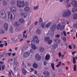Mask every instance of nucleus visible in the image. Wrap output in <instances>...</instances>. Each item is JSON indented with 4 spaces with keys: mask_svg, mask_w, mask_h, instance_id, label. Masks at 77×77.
<instances>
[{
    "mask_svg": "<svg viewBox=\"0 0 77 77\" xmlns=\"http://www.w3.org/2000/svg\"><path fill=\"white\" fill-rule=\"evenodd\" d=\"M29 5V3L27 2H26L25 3L23 2H21L18 1H17V6L18 7H20L21 8L22 7H24V6H28Z\"/></svg>",
    "mask_w": 77,
    "mask_h": 77,
    "instance_id": "nucleus-1",
    "label": "nucleus"
},
{
    "mask_svg": "<svg viewBox=\"0 0 77 77\" xmlns=\"http://www.w3.org/2000/svg\"><path fill=\"white\" fill-rule=\"evenodd\" d=\"M15 16L14 15V13L11 11H10L8 15V18L10 19L11 20H14L15 19Z\"/></svg>",
    "mask_w": 77,
    "mask_h": 77,
    "instance_id": "nucleus-2",
    "label": "nucleus"
},
{
    "mask_svg": "<svg viewBox=\"0 0 77 77\" xmlns=\"http://www.w3.org/2000/svg\"><path fill=\"white\" fill-rule=\"evenodd\" d=\"M71 11H70V10H68L64 12L63 14V17H69L71 15Z\"/></svg>",
    "mask_w": 77,
    "mask_h": 77,
    "instance_id": "nucleus-3",
    "label": "nucleus"
},
{
    "mask_svg": "<svg viewBox=\"0 0 77 77\" xmlns=\"http://www.w3.org/2000/svg\"><path fill=\"white\" fill-rule=\"evenodd\" d=\"M6 17V14L5 13V11L2 10L0 13V17L1 18H5Z\"/></svg>",
    "mask_w": 77,
    "mask_h": 77,
    "instance_id": "nucleus-4",
    "label": "nucleus"
},
{
    "mask_svg": "<svg viewBox=\"0 0 77 77\" xmlns=\"http://www.w3.org/2000/svg\"><path fill=\"white\" fill-rule=\"evenodd\" d=\"M32 42H34V43L38 44L39 42V40L38 39V37L36 36H34L32 38V40L31 41Z\"/></svg>",
    "mask_w": 77,
    "mask_h": 77,
    "instance_id": "nucleus-5",
    "label": "nucleus"
},
{
    "mask_svg": "<svg viewBox=\"0 0 77 77\" xmlns=\"http://www.w3.org/2000/svg\"><path fill=\"white\" fill-rule=\"evenodd\" d=\"M35 59L37 61H39L41 59V57L40 56V55H39L38 54H37L35 56Z\"/></svg>",
    "mask_w": 77,
    "mask_h": 77,
    "instance_id": "nucleus-6",
    "label": "nucleus"
},
{
    "mask_svg": "<svg viewBox=\"0 0 77 77\" xmlns=\"http://www.w3.org/2000/svg\"><path fill=\"white\" fill-rule=\"evenodd\" d=\"M54 41L57 44H59L60 43V40L57 38H56V37H55V38L54 39Z\"/></svg>",
    "mask_w": 77,
    "mask_h": 77,
    "instance_id": "nucleus-7",
    "label": "nucleus"
},
{
    "mask_svg": "<svg viewBox=\"0 0 77 77\" xmlns=\"http://www.w3.org/2000/svg\"><path fill=\"white\" fill-rule=\"evenodd\" d=\"M17 57H16L14 60V65L17 66V64H18V62H17Z\"/></svg>",
    "mask_w": 77,
    "mask_h": 77,
    "instance_id": "nucleus-8",
    "label": "nucleus"
},
{
    "mask_svg": "<svg viewBox=\"0 0 77 77\" xmlns=\"http://www.w3.org/2000/svg\"><path fill=\"white\" fill-rule=\"evenodd\" d=\"M24 57L25 58H26V57H28L29 56V52H26L24 53V54L23 55Z\"/></svg>",
    "mask_w": 77,
    "mask_h": 77,
    "instance_id": "nucleus-9",
    "label": "nucleus"
},
{
    "mask_svg": "<svg viewBox=\"0 0 77 77\" xmlns=\"http://www.w3.org/2000/svg\"><path fill=\"white\" fill-rule=\"evenodd\" d=\"M56 27V24H54L53 25H52V27L51 28L52 31H54V30H55Z\"/></svg>",
    "mask_w": 77,
    "mask_h": 77,
    "instance_id": "nucleus-10",
    "label": "nucleus"
},
{
    "mask_svg": "<svg viewBox=\"0 0 77 77\" xmlns=\"http://www.w3.org/2000/svg\"><path fill=\"white\" fill-rule=\"evenodd\" d=\"M3 6H6L8 5V2L6 0H3L2 2Z\"/></svg>",
    "mask_w": 77,
    "mask_h": 77,
    "instance_id": "nucleus-11",
    "label": "nucleus"
},
{
    "mask_svg": "<svg viewBox=\"0 0 77 77\" xmlns=\"http://www.w3.org/2000/svg\"><path fill=\"white\" fill-rule=\"evenodd\" d=\"M8 24L7 23H5L4 24V28L5 29L6 31H7L8 30Z\"/></svg>",
    "mask_w": 77,
    "mask_h": 77,
    "instance_id": "nucleus-12",
    "label": "nucleus"
},
{
    "mask_svg": "<svg viewBox=\"0 0 77 77\" xmlns=\"http://www.w3.org/2000/svg\"><path fill=\"white\" fill-rule=\"evenodd\" d=\"M32 66L34 68L36 69V68H38V65L37 63H35L33 64Z\"/></svg>",
    "mask_w": 77,
    "mask_h": 77,
    "instance_id": "nucleus-13",
    "label": "nucleus"
},
{
    "mask_svg": "<svg viewBox=\"0 0 77 77\" xmlns=\"http://www.w3.org/2000/svg\"><path fill=\"white\" fill-rule=\"evenodd\" d=\"M41 32V31L40 30L38 29H37L36 31V33H37V34H38V35H39V34H40Z\"/></svg>",
    "mask_w": 77,
    "mask_h": 77,
    "instance_id": "nucleus-14",
    "label": "nucleus"
},
{
    "mask_svg": "<svg viewBox=\"0 0 77 77\" xmlns=\"http://www.w3.org/2000/svg\"><path fill=\"white\" fill-rule=\"evenodd\" d=\"M10 9L12 12H15V11H16V10H17L16 8L14 7H11Z\"/></svg>",
    "mask_w": 77,
    "mask_h": 77,
    "instance_id": "nucleus-15",
    "label": "nucleus"
},
{
    "mask_svg": "<svg viewBox=\"0 0 77 77\" xmlns=\"http://www.w3.org/2000/svg\"><path fill=\"white\" fill-rule=\"evenodd\" d=\"M21 15L23 17H24V18H26L27 17V14L24 13H22L21 14Z\"/></svg>",
    "mask_w": 77,
    "mask_h": 77,
    "instance_id": "nucleus-16",
    "label": "nucleus"
},
{
    "mask_svg": "<svg viewBox=\"0 0 77 77\" xmlns=\"http://www.w3.org/2000/svg\"><path fill=\"white\" fill-rule=\"evenodd\" d=\"M43 74L44 75H50V74L48 71L45 72H43Z\"/></svg>",
    "mask_w": 77,
    "mask_h": 77,
    "instance_id": "nucleus-17",
    "label": "nucleus"
},
{
    "mask_svg": "<svg viewBox=\"0 0 77 77\" xmlns=\"http://www.w3.org/2000/svg\"><path fill=\"white\" fill-rule=\"evenodd\" d=\"M58 47V45L57 44H54L53 45V48L54 50L56 49V48Z\"/></svg>",
    "mask_w": 77,
    "mask_h": 77,
    "instance_id": "nucleus-18",
    "label": "nucleus"
},
{
    "mask_svg": "<svg viewBox=\"0 0 77 77\" xmlns=\"http://www.w3.org/2000/svg\"><path fill=\"white\" fill-rule=\"evenodd\" d=\"M74 8H72V12H75L76 11H77V8L75 7H74Z\"/></svg>",
    "mask_w": 77,
    "mask_h": 77,
    "instance_id": "nucleus-19",
    "label": "nucleus"
},
{
    "mask_svg": "<svg viewBox=\"0 0 77 77\" xmlns=\"http://www.w3.org/2000/svg\"><path fill=\"white\" fill-rule=\"evenodd\" d=\"M15 39V38H13L11 39V40H12V42H11V44L12 43V42H13V43H15V42H17V39L16 40H14Z\"/></svg>",
    "mask_w": 77,
    "mask_h": 77,
    "instance_id": "nucleus-20",
    "label": "nucleus"
},
{
    "mask_svg": "<svg viewBox=\"0 0 77 77\" xmlns=\"http://www.w3.org/2000/svg\"><path fill=\"white\" fill-rule=\"evenodd\" d=\"M51 22H49L47 23L46 25V27L47 28H48L50 26H51Z\"/></svg>",
    "mask_w": 77,
    "mask_h": 77,
    "instance_id": "nucleus-21",
    "label": "nucleus"
},
{
    "mask_svg": "<svg viewBox=\"0 0 77 77\" xmlns=\"http://www.w3.org/2000/svg\"><path fill=\"white\" fill-rule=\"evenodd\" d=\"M31 45H33L32 46V48L33 50H36V47L35 46V45L34 44L31 43Z\"/></svg>",
    "mask_w": 77,
    "mask_h": 77,
    "instance_id": "nucleus-22",
    "label": "nucleus"
},
{
    "mask_svg": "<svg viewBox=\"0 0 77 77\" xmlns=\"http://www.w3.org/2000/svg\"><path fill=\"white\" fill-rule=\"evenodd\" d=\"M51 66L53 70H55V69H54V64L53 63H52L51 64Z\"/></svg>",
    "mask_w": 77,
    "mask_h": 77,
    "instance_id": "nucleus-23",
    "label": "nucleus"
},
{
    "mask_svg": "<svg viewBox=\"0 0 77 77\" xmlns=\"http://www.w3.org/2000/svg\"><path fill=\"white\" fill-rule=\"evenodd\" d=\"M57 28L58 30H59L61 28V25L60 24H58L57 26Z\"/></svg>",
    "mask_w": 77,
    "mask_h": 77,
    "instance_id": "nucleus-24",
    "label": "nucleus"
},
{
    "mask_svg": "<svg viewBox=\"0 0 77 77\" xmlns=\"http://www.w3.org/2000/svg\"><path fill=\"white\" fill-rule=\"evenodd\" d=\"M73 63L74 64H75L76 63V61L75 60V59L74 57H73Z\"/></svg>",
    "mask_w": 77,
    "mask_h": 77,
    "instance_id": "nucleus-25",
    "label": "nucleus"
},
{
    "mask_svg": "<svg viewBox=\"0 0 77 77\" xmlns=\"http://www.w3.org/2000/svg\"><path fill=\"white\" fill-rule=\"evenodd\" d=\"M39 50L41 52H43L44 51V48L43 47H41L40 48Z\"/></svg>",
    "mask_w": 77,
    "mask_h": 77,
    "instance_id": "nucleus-26",
    "label": "nucleus"
},
{
    "mask_svg": "<svg viewBox=\"0 0 77 77\" xmlns=\"http://www.w3.org/2000/svg\"><path fill=\"white\" fill-rule=\"evenodd\" d=\"M74 20H77V13H75L74 14Z\"/></svg>",
    "mask_w": 77,
    "mask_h": 77,
    "instance_id": "nucleus-27",
    "label": "nucleus"
},
{
    "mask_svg": "<svg viewBox=\"0 0 77 77\" xmlns=\"http://www.w3.org/2000/svg\"><path fill=\"white\" fill-rule=\"evenodd\" d=\"M19 21L20 23H24V20L23 18H20L19 20Z\"/></svg>",
    "mask_w": 77,
    "mask_h": 77,
    "instance_id": "nucleus-28",
    "label": "nucleus"
},
{
    "mask_svg": "<svg viewBox=\"0 0 77 77\" xmlns=\"http://www.w3.org/2000/svg\"><path fill=\"white\" fill-rule=\"evenodd\" d=\"M49 59H50V55H47V54L46 56L45 57L46 60H49Z\"/></svg>",
    "mask_w": 77,
    "mask_h": 77,
    "instance_id": "nucleus-29",
    "label": "nucleus"
},
{
    "mask_svg": "<svg viewBox=\"0 0 77 77\" xmlns=\"http://www.w3.org/2000/svg\"><path fill=\"white\" fill-rule=\"evenodd\" d=\"M45 23H43L41 24V26L42 28L43 29H44V28H45Z\"/></svg>",
    "mask_w": 77,
    "mask_h": 77,
    "instance_id": "nucleus-30",
    "label": "nucleus"
},
{
    "mask_svg": "<svg viewBox=\"0 0 77 77\" xmlns=\"http://www.w3.org/2000/svg\"><path fill=\"white\" fill-rule=\"evenodd\" d=\"M50 39V38L48 37H45V41H49V40Z\"/></svg>",
    "mask_w": 77,
    "mask_h": 77,
    "instance_id": "nucleus-31",
    "label": "nucleus"
},
{
    "mask_svg": "<svg viewBox=\"0 0 77 77\" xmlns=\"http://www.w3.org/2000/svg\"><path fill=\"white\" fill-rule=\"evenodd\" d=\"M22 71L23 72V73L24 74H26V70L24 69H22Z\"/></svg>",
    "mask_w": 77,
    "mask_h": 77,
    "instance_id": "nucleus-32",
    "label": "nucleus"
},
{
    "mask_svg": "<svg viewBox=\"0 0 77 77\" xmlns=\"http://www.w3.org/2000/svg\"><path fill=\"white\" fill-rule=\"evenodd\" d=\"M25 10L26 11H29V7H26L25 8Z\"/></svg>",
    "mask_w": 77,
    "mask_h": 77,
    "instance_id": "nucleus-33",
    "label": "nucleus"
},
{
    "mask_svg": "<svg viewBox=\"0 0 77 77\" xmlns=\"http://www.w3.org/2000/svg\"><path fill=\"white\" fill-rule=\"evenodd\" d=\"M52 42H53V41L51 40L50 39L49 40L48 42V44H51Z\"/></svg>",
    "mask_w": 77,
    "mask_h": 77,
    "instance_id": "nucleus-34",
    "label": "nucleus"
},
{
    "mask_svg": "<svg viewBox=\"0 0 77 77\" xmlns=\"http://www.w3.org/2000/svg\"><path fill=\"white\" fill-rule=\"evenodd\" d=\"M14 24L15 25H16L17 26H18L20 25V23L18 22H16Z\"/></svg>",
    "mask_w": 77,
    "mask_h": 77,
    "instance_id": "nucleus-35",
    "label": "nucleus"
},
{
    "mask_svg": "<svg viewBox=\"0 0 77 77\" xmlns=\"http://www.w3.org/2000/svg\"><path fill=\"white\" fill-rule=\"evenodd\" d=\"M38 6H36L34 7L33 9L35 11H36V10H37L38 9Z\"/></svg>",
    "mask_w": 77,
    "mask_h": 77,
    "instance_id": "nucleus-36",
    "label": "nucleus"
},
{
    "mask_svg": "<svg viewBox=\"0 0 77 77\" xmlns=\"http://www.w3.org/2000/svg\"><path fill=\"white\" fill-rule=\"evenodd\" d=\"M66 38L64 36L63 37V39L64 42H66Z\"/></svg>",
    "mask_w": 77,
    "mask_h": 77,
    "instance_id": "nucleus-37",
    "label": "nucleus"
},
{
    "mask_svg": "<svg viewBox=\"0 0 77 77\" xmlns=\"http://www.w3.org/2000/svg\"><path fill=\"white\" fill-rule=\"evenodd\" d=\"M5 31L3 30H0V34H1V33H2V34H4L5 33Z\"/></svg>",
    "mask_w": 77,
    "mask_h": 77,
    "instance_id": "nucleus-38",
    "label": "nucleus"
},
{
    "mask_svg": "<svg viewBox=\"0 0 77 77\" xmlns=\"http://www.w3.org/2000/svg\"><path fill=\"white\" fill-rule=\"evenodd\" d=\"M74 70L75 71H76V69H77V67L76 66V65L75 64L74 67Z\"/></svg>",
    "mask_w": 77,
    "mask_h": 77,
    "instance_id": "nucleus-39",
    "label": "nucleus"
},
{
    "mask_svg": "<svg viewBox=\"0 0 77 77\" xmlns=\"http://www.w3.org/2000/svg\"><path fill=\"white\" fill-rule=\"evenodd\" d=\"M73 26V27H74V28H76V29H77V23H76L75 24H74Z\"/></svg>",
    "mask_w": 77,
    "mask_h": 77,
    "instance_id": "nucleus-40",
    "label": "nucleus"
},
{
    "mask_svg": "<svg viewBox=\"0 0 77 77\" xmlns=\"http://www.w3.org/2000/svg\"><path fill=\"white\" fill-rule=\"evenodd\" d=\"M50 35L51 38H53V35H54V33L53 32L51 33Z\"/></svg>",
    "mask_w": 77,
    "mask_h": 77,
    "instance_id": "nucleus-41",
    "label": "nucleus"
},
{
    "mask_svg": "<svg viewBox=\"0 0 77 77\" xmlns=\"http://www.w3.org/2000/svg\"><path fill=\"white\" fill-rule=\"evenodd\" d=\"M42 18H40V20L39 21V23H42Z\"/></svg>",
    "mask_w": 77,
    "mask_h": 77,
    "instance_id": "nucleus-42",
    "label": "nucleus"
},
{
    "mask_svg": "<svg viewBox=\"0 0 77 77\" xmlns=\"http://www.w3.org/2000/svg\"><path fill=\"white\" fill-rule=\"evenodd\" d=\"M11 4L12 5H15V1H12L11 2Z\"/></svg>",
    "mask_w": 77,
    "mask_h": 77,
    "instance_id": "nucleus-43",
    "label": "nucleus"
},
{
    "mask_svg": "<svg viewBox=\"0 0 77 77\" xmlns=\"http://www.w3.org/2000/svg\"><path fill=\"white\" fill-rule=\"evenodd\" d=\"M55 37H56V38H60V35L58 34L56 35V36H55Z\"/></svg>",
    "mask_w": 77,
    "mask_h": 77,
    "instance_id": "nucleus-44",
    "label": "nucleus"
},
{
    "mask_svg": "<svg viewBox=\"0 0 77 77\" xmlns=\"http://www.w3.org/2000/svg\"><path fill=\"white\" fill-rule=\"evenodd\" d=\"M5 69V66L2 65V70L3 71Z\"/></svg>",
    "mask_w": 77,
    "mask_h": 77,
    "instance_id": "nucleus-45",
    "label": "nucleus"
},
{
    "mask_svg": "<svg viewBox=\"0 0 77 77\" xmlns=\"http://www.w3.org/2000/svg\"><path fill=\"white\" fill-rule=\"evenodd\" d=\"M58 56H59V57H60L62 56V54L61 53V52H59Z\"/></svg>",
    "mask_w": 77,
    "mask_h": 77,
    "instance_id": "nucleus-46",
    "label": "nucleus"
},
{
    "mask_svg": "<svg viewBox=\"0 0 77 77\" xmlns=\"http://www.w3.org/2000/svg\"><path fill=\"white\" fill-rule=\"evenodd\" d=\"M22 65L23 66L24 68H26V66L24 65V61L22 63Z\"/></svg>",
    "mask_w": 77,
    "mask_h": 77,
    "instance_id": "nucleus-47",
    "label": "nucleus"
},
{
    "mask_svg": "<svg viewBox=\"0 0 77 77\" xmlns=\"http://www.w3.org/2000/svg\"><path fill=\"white\" fill-rule=\"evenodd\" d=\"M23 38H27V37L26 36V35H25V34H23Z\"/></svg>",
    "mask_w": 77,
    "mask_h": 77,
    "instance_id": "nucleus-48",
    "label": "nucleus"
},
{
    "mask_svg": "<svg viewBox=\"0 0 77 77\" xmlns=\"http://www.w3.org/2000/svg\"><path fill=\"white\" fill-rule=\"evenodd\" d=\"M33 24H32L30 26V29H32L33 28Z\"/></svg>",
    "mask_w": 77,
    "mask_h": 77,
    "instance_id": "nucleus-49",
    "label": "nucleus"
},
{
    "mask_svg": "<svg viewBox=\"0 0 77 77\" xmlns=\"http://www.w3.org/2000/svg\"><path fill=\"white\" fill-rule=\"evenodd\" d=\"M31 71H30V72H32V71H34V69L33 68H31Z\"/></svg>",
    "mask_w": 77,
    "mask_h": 77,
    "instance_id": "nucleus-50",
    "label": "nucleus"
},
{
    "mask_svg": "<svg viewBox=\"0 0 77 77\" xmlns=\"http://www.w3.org/2000/svg\"><path fill=\"white\" fill-rule=\"evenodd\" d=\"M15 71H17L18 70V68L17 66H15V68H14Z\"/></svg>",
    "mask_w": 77,
    "mask_h": 77,
    "instance_id": "nucleus-51",
    "label": "nucleus"
},
{
    "mask_svg": "<svg viewBox=\"0 0 77 77\" xmlns=\"http://www.w3.org/2000/svg\"><path fill=\"white\" fill-rule=\"evenodd\" d=\"M21 36H22V35L20 34L19 36H18V38L19 39H21Z\"/></svg>",
    "mask_w": 77,
    "mask_h": 77,
    "instance_id": "nucleus-52",
    "label": "nucleus"
},
{
    "mask_svg": "<svg viewBox=\"0 0 77 77\" xmlns=\"http://www.w3.org/2000/svg\"><path fill=\"white\" fill-rule=\"evenodd\" d=\"M5 43V46H6L8 45V43H7V42L6 41H4Z\"/></svg>",
    "mask_w": 77,
    "mask_h": 77,
    "instance_id": "nucleus-53",
    "label": "nucleus"
},
{
    "mask_svg": "<svg viewBox=\"0 0 77 77\" xmlns=\"http://www.w3.org/2000/svg\"><path fill=\"white\" fill-rule=\"evenodd\" d=\"M63 33L64 34V35L65 36H66V32L63 31Z\"/></svg>",
    "mask_w": 77,
    "mask_h": 77,
    "instance_id": "nucleus-54",
    "label": "nucleus"
},
{
    "mask_svg": "<svg viewBox=\"0 0 77 77\" xmlns=\"http://www.w3.org/2000/svg\"><path fill=\"white\" fill-rule=\"evenodd\" d=\"M75 53H76V51H75V52H72V55H73V56H75V55H74V54Z\"/></svg>",
    "mask_w": 77,
    "mask_h": 77,
    "instance_id": "nucleus-55",
    "label": "nucleus"
},
{
    "mask_svg": "<svg viewBox=\"0 0 77 77\" xmlns=\"http://www.w3.org/2000/svg\"><path fill=\"white\" fill-rule=\"evenodd\" d=\"M5 43H4L3 44H0V47H3V45Z\"/></svg>",
    "mask_w": 77,
    "mask_h": 77,
    "instance_id": "nucleus-56",
    "label": "nucleus"
},
{
    "mask_svg": "<svg viewBox=\"0 0 77 77\" xmlns=\"http://www.w3.org/2000/svg\"><path fill=\"white\" fill-rule=\"evenodd\" d=\"M10 33H13V29H10Z\"/></svg>",
    "mask_w": 77,
    "mask_h": 77,
    "instance_id": "nucleus-57",
    "label": "nucleus"
},
{
    "mask_svg": "<svg viewBox=\"0 0 77 77\" xmlns=\"http://www.w3.org/2000/svg\"><path fill=\"white\" fill-rule=\"evenodd\" d=\"M38 22L36 21H35V23H34V24L35 25H37V24H38Z\"/></svg>",
    "mask_w": 77,
    "mask_h": 77,
    "instance_id": "nucleus-58",
    "label": "nucleus"
},
{
    "mask_svg": "<svg viewBox=\"0 0 77 77\" xmlns=\"http://www.w3.org/2000/svg\"><path fill=\"white\" fill-rule=\"evenodd\" d=\"M47 62H46L44 61V65H47Z\"/></svg>",
    "mask_w": 77,
    "mask_h": 77,
    "instance_id": "nucleus-59",
    "label": "nucleus"
},
{
    "mask_svg": "<svg viewBox=\"0 0 77 77\" xmlns=\"http://www.w3.org/2000/svg\"><path fill=\"white\" fill-rule=\"evenodd\" d=\"M69 47L70 49H71L72 48V47H71V45H69Z\"/></svg>",
    "mask_w": 77,
    "mask_h": 77,
    "instance_id": "nucleus-60",
    "label": "nucleus"
},
{
    "mask_svg": "<svg viewBox=\"0 0 77 77\" xmlns=\"http://www.w3.org/2000/svg\"><path fill=\"white\" fill-rule=\"evenodd\" d=\"M47 35L48 36H50V31L48 32V33L47 34Z\"/></svg>",
    "mask_w": 77,
    "mask_h": 77,
    "instance_id": "nucleus-61",
    "label": "nucleus"
},
{
    "mask_svg": "<svg viewBox=\"0 0 77 77\" xmlns=\"http://www.w3.org/2000/svg\"><path fill=\"white\" fill-rule=\"evenodd\" d=\"M61 64H62V62H59L58 64L59 65H61Z\"/></svg>",
    "mask_w": 77,
    "mask_h": 77,
    "instance_id": "nucleus-62",
    "label": "nucleus"
},
{
    "mask_svg": "<svg viewBox=\"0 0 77 77\" xmlns=\"http://www.w3.org/2000/svg\"><path fill=\"white\" fill-rule=\"evenodd\" d=\"M26 30L24 31L23 33V34H26Z\"/></svg>",
    "mask_w": 77,
    "mask_h": 77,
    "instance_id": "nucleus-63",
    "label": "nucleus"
},
{
    "mask_svg": "<svg viewBox=\"0 0 77 77\" xmlns=\"http://www.w3.org/2000/svg\"><path fill=\"white\" fill-rule=\"evenodd\" d=\"M37 71L35 70L34 72L35 74H37Z\"/></svg>",
    "mask_w": 77,
    "mask_h": 77,
    "instance_id": "nucleus-64",
    "label": "nucleus"
}]
</instances>
